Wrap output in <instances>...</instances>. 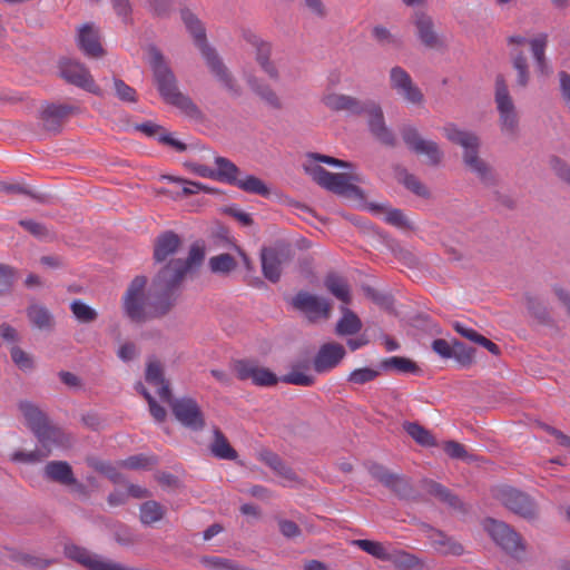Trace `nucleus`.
<instances>
[{"instance_id": "48", "label": "nucleus", "mask_w": 570, "mask_h": 570, "mask_svg": "<svg viewBox=\"0 0 570 570\" xmlns=\"http://www.w3.org/2000/svg\"><path fill=\"white\" fill-rule=\"evenodd\" d=\"M70 311L77 321L83 324L94 323L98 318L97 311L79 299H75L70 304Z\"/></svg>"}, {"instance_id": "61", "label": "nucleus", "mask_w": 570, "mask_h": 570, "mask_svg": "<svg viewBox=\"0 0 570 570\" xmlns=\"http://www.w3.org/2000/svg\"><path fill=\"white\" fill-rule=\"evenodd\" d=\"M370 475L385 488L396 473L391 472L386 466L377 462H370L366 465Z\"/></svg>"}, {"instance_id": "42", "label": "nucleus", "mask_w": 570, "mask_h": 570, "mask_svg": "<svg viewBox=\"0 0 570 570\" xmlns=\"http://www.w3.org/2000/svg\"><path fill=\"white\" fill-rule=\"evenodd\" d=\"M235 186L248 194L259 195L262 197H268L271 195V189L264 180L254 175H246L244 178H239Z\"/></svg>"}, {"instance_id": "27", "label": "nucleus", "mask_w": 570, "mask_h": 570, "mask_svg": "<svg viewBox=\"0 0 570 570\" xmlns=\"http://www.w3.org/2000/svg\"><path fill=\"white\" fill-rule=\"evenodd\" d=\"M65 556L68 559H71L81 566L86 567L88 570H102L105 561L92 556L86 548H82L77 544H66L65 546Z\"/></svg>"}, {"instance_id": "20", "label": "nucleus", "mask_w": 570, "mask_h": 570, "mask_svg": "<svg viewBox=\"0 0 570 570\" xmlns=\"http://www.w3.org/2000/svg\"><path fill=\"white\" fill-rule=\"evenodd\" d=\"M345 347L337 342L324 343L313 358V368L322 374L335 368L345 357Z\"/></svg>"}, {"instance_id": "36", "label": "nucleus", "mask_w": 570, "mask_h": 570, "mask_svg": "<svg viewBox=\"0 0 570 570\" xmlns=\"http://www.w3.org/2000/svg\"><path fill=\"white\" fill-rule=\"evenodd\" d=\"M387 562H391L397 570H413L423 566L422 561L414 554L391 547Z\"/></svg>"}, {"instance_id": "64", "label": "nucleus", "mask_w": 570, "mask_h": 570, "mask_svg": "<svg viewBox=\"0 0 570 570\" xmlns=\"http://www.w3.org/2000/svg\"><path fill=\"white\" fill-rule=\"evenodd\" d=\"M204 563L215 568L216 570H255L247 567H242L234 561L218 557H206Z\"/></svg>"}, {"instance_id": "47", "label": "nucleus", "mask_w": 570, "mask_h": 570, "mask_svg": "<svg viewBox=\"0 0 570 570\" xmlns=\"http://www.w3.org/2000/svg\"><path fill=\"white\" fill-rule=\"evenodd\" d=\"M443 451L451 459L462 460L468 463L478 461V455L469 453L463 444L453 440H449L443 443Z\"/></svg>"}, {"instance_id": "24", "label": "nucleus", "mask_w": 570, "mask_h": 570, "mask_svg": "<svg viewBox=\"0 0 570 570\" xmlns=\"http://www.w3.org/2000/svg\"><path fill=\"white\" fill-rule=\"evenodd\" d=\"M424 527L430 531L428 538L430 539L434 549L444 556H462L464 552L463 546L454 540V538L448 535L441 530L434 529L429 524Z\"/></svg>"}, {"instance_id": "9", "label": "nucleus", "mask_w": 570, "mask_h": 570, "mask_svg": "<svg viewBox=\"0 0 570 570\" xmlns=\"http://www.w3.org/2000/svg\"><path fill=\"white\" fill-rule=\"evenodd\" d=\"M483 525L491 539L511 557L519 558L525 551L522 537L505 522L488 518Z\"/></svg>"}, {"instance_id": "28", "label": "nucleus", "mask_w": 570, "mask_h": 570, "mask_svg": "<svg viewBox=\"0 0 570 570\" xmlns=\"http://www.w3.org/2000/svg\"><path fill=\"white\" fill-rule=\"evenodd\" d=\"M386 488L400 500L417 502L422 499L421 493L405 475L395 474Z\"/></svg>"}, {"instance_id": "4", "label": "nucleus", "mask_w": 570, "mask_h": 570, "mask_svg": "<svg viewBox=\"0 0 570 570\" xmlns=\"http://www.w3.org/2000/svg\"><path fill=\"white\" fill-rule=\"evenodd\" d=\"M18 409L26 420L27 426L33 433L42 448L50 452V448H66L71 438L60 426L53 424L49 416L30 401H20Z\"/></svg>"}, {"instance_id": "11", "label": "nucleus", "mask_w": 570, "mask_h": 570, "mask_svg": "<svg viewBox=\"0 0 570 570\" xmlns=\"http://www.w3.org/2000/svg\"><path fill=\"white\" fill-rule=\"evenodd\" d=\"M494 498L508 510L527 520L538 517V508L531 497L515 488L503 485L495 490Z\"/></svg>"}, {"instance_id": "56", "label": "nucleus", "mask_w": 570, "mask_h": 570, "mask_svg": "<svg viewBox=\"0 0 570 570\" xmlns=\"http://www.w3.org/2000/svg\"><path fill=\"white\" fill-rule=\"evenodd\" d=\"M381 372L371 367H361L352 371L347 376V382L355 385H364L376 380Z\"/></svg>"}, {"instance_id": "49", "label": "nucleus", "mask_w": 570, "mask_h": 570, "mask_svg": "<svg viewBox=\"0 0 570 570\" xmlns=\"http://www.w3.org/2000/svg\"><path fill=\"white\" fill-rule=\"evenodd\" d=\"M181 20L186 30L191 36H206V27L204 22L189 9H184L180 12Z\"/></svg>"}, {"instance_id": "2", "label": "nucleus", "mask_w": 570, "mask_h": 570, "mask_svg": "<svg viewBox=\"0 0 570 570\" xmlns=\"http://www.w3.org/2000/svg\"><path fill=\"white\" fill-rule=\"evenodd\" d=\"M148 52L153 80L163 100L167 105L178 108L186 116L200 119L202 110L190 97L179 90L177 78L161 51L155 46H150Z\"/></svg>"}, {"instance_id": "15", "label": "nucleus", "mask_w": 570, "mask_h": 570, "mask_svg": "<svg viewBox=\"0 0 570 570\" xmlns=\"http://www.w3.org/2000/svg\"><path fill=\"white\" fill-rule=\"evenodd\" d=\"M291 305L294 309L304 313L309 322H315L321 317L328 320L331 316L332 303L306 291H299L291 299Z\"/></svg>"}, {"instance_id": "7", "label": "nucleus", "mask_w": 570, "mask_h": 570, "mask_svg": "<svg viewBox=\"0 0 570 570\" xmlns=\"http://www.w3.org/2000/svg\"><path fill=\"white\" fill-rule=\"evenodd\" d=\"M195 47L200 51L206 65L210 72L217 80L234 96L238 97L242 94L240 87L233 73L225 66L223 59L217 50L212 47L207 38H195Z\"/></svg>"}, {"instance_id": "52", "label": "nucleus", "mask_w": 570, "mask_h": 570, "mask_svg": "<svg viewBox=\"0 0 570 570\" xmlns=\"http://www.w3.org/2000/svg\"><path fill=\"white\" fill-rule=\"evenodd\" d=\"M17 276L18 273L14 267L0 264V296H6L12 292Z\"/></svg>"}, {"instance_id": "59", "label": "nucleus", "mask_w": 570, "mask_h": 570, "mask_svg": "<svg viewBox=\"0 0 570 570\" xmlns=\"http://www.w3.org/2000/svg\"><path fill=\"white\" fill-rule=\"evenodd\" d=\"M12 560L26 567L35 568L37 570H45L52 564V560L42 559L37 556L27 553H14Z\"/></svg>"}, {"instance_id": "55", "label": "nucleus", "mask_w": 570, "mask_h": 570, "mask_svg": "<svg viewBox=\"0 0 570 570\" xmlns=\"http://www.w3.org/2000/svg\"><path fill=\"white\" fill-rule=\"evenodd\" d=\"M549 166L558 179L570 187V164L557 155H551Z\"/></svg>"}, {"instance_id": "8", "label": "nucleus", "mask_w": 570, "mask_h": 570, "mask_svg": "<svg viewBox=\"0 0 570 570\" xmlns=\"http://www.w3.org/2000/svg\"><path fill=\"white\" fill-rule=\"evenodd\" d=\"M60 77L69 85L78 87L98 97L104 96L102 89L96 83L89 69L81 62L62 57L58 61Z\"/></svg>"}, {"instance_id": "10", "label": "nucleus", "mask_w": 570, "mask_h": 570, "mask_svg": "<svg viewBox=\"0 0 570 570\" xmlns=\"http://www.w3.org/2000/svg\"><path fill=\"white\" fill-rule=\"evenodd\" d=\"M403 142L415 155H425L428 164L433 167L441 165L444 154L434 140L424 139L413 125H403L400 128Z\"/></svg>"}, {"instance_id": "30", "label": "nucleus", "mask_w": 570, "mask_h": 570, "mask_svg": "<svg viewBox=\"0 0 570 570\" xmlns=\"http://www.w3.org/2000/svg\"><path fill=\"white\" fill-rule=\"evenodd\" d=\"M247 83L252 91L255 92L269 107L276 110L283 108V104L279 97L268 83H265L264 81L254 76L247 79Z\"/></svg>"}, {"instance_id": "51", "label": "nucleus", "mask_w": 570, "mask_h": 570, "mask_svg": "<svg viewBox=\"0 0 570 570\" xmlns=\"http://www.w3.org/2000/svg\"><path fill=\"white\" fill-rule=\"evenodd\" d=\"M512 65L518 72L517 85L521 88H525L530 81V71L525 56L522 52L514 53Z\"/></svg>"}, {"instance_id": "5", "label": "nucleus", "mask_w": 570, "mask_h": 570, "mask_svg": "<svg viewBox=\"0 0 570 570\" xmlns=\"http://www.w3.org/2000/svg\"><path fill=\"white\" fill-rule=\"evenodd\" d=\"M306 174L321 187L347 199L365 202L364 190L352 184L353 181H361L358 175L346 173H331L320 165L304 166Z\"/></svg>"}, {"instance_id": "21", "label": "nucleus", "mask_w": 570, "mask_h": 570, "mask_svg": "<svg viewBox=\"0 0 570 570\" xmlns=\"http://www.w3.org/2000/svg\"><path fill=\"white\" fill-rule=\"evenodd\" d=\"M368 129L373 137L382 145L394 148L397 144L394 132L386 126L381 106L376 102L366 115Z\"/></svg>"}, {"instance_id": "19", "label": "nucleus", "mask_w": 570, "mask_h": 570, "mask_svg": "<svg viewBox=\"0 0 570 570\" xmlns=\"http://www.w3.org/2000/svg\"><path fill=\"white\" fill-rule=\"evenodd\" d=\"M184 240L174 230L161 232L153 242V259L155 264L163 266L169 261L175 259L174 256L181 249Z\"/></svg>"}, {"instance_id": "43", "label": "nucleus", "mask_w": 570, "mask_h": 570, "mask_svg": "<svg viewBox=\"0 0 570 570\" xmlns=\"http://www.w3.org/2000/svg\"><path fill=\"white\" fill-rule=\"evenodd\" d=\"M306 365L302 363H296L292 366V371L286 375L279 377V381L286 384L298 385V386H312L315 383V377L309 374H305L299 372V368H305Z\"/></svg>"}, {"instance_id": "25", "label": "nucleus", "mask_w": 570, "mask_h": 570, "mask_svg": "<svg viewBox=\"0 0 570 570\" xmlns=\"http://www.w3.org/2000/svg\"><path fill=\"white\" fill-rule=\"evenodd\" d=\"M45 479L59 483L61 485H69L76 483V478L71 465L67 461H50L43 469Z\"/></svg>"}, {"instance_id": "29", "label": "nucleus", "mask_w": 570, "mask_h": 570, "mask_svg": "<svg viewBox=\"0 0 570 570\" xmlns=\"http://www.w3.org/2000/svg\"><path fill=\"white\" fill-rule=\"evenodd\" d=\"M325 288L345 305L352 303L351 289L347 281L336 273H328L324 279Z\"/></svg>"}, {"instance_id": "58", "label": "nucleus", "mask_w": 570, "mask_h": 570, "mask_svg": "<svg viewBox=\"0 0 570 570\" xmlns=\"http://www.w3.org/2000/svg\"><path fill=\"white\" fill-rule=\"evenodd\" d=\"M121 466L129 470L149 469L150 466L158 464L156 456H148L145 454H136L121 461Z\"/></svg>"}, {"instance_id": "33", "label": "nucleus", "mask_w": 570, "mask_h": 570, "mask_svg": "<svg viewBox=\"0 0 570 570\" xmlns=\"http://www.w3.org/2000/svg\"><path fill=\"white\" fill-rule=\"evenodd\" d=\"M259 460L284 479L289 481H295L297 479V474L295 473V471L291 466H288L283 461V459L275 452H272L269 450H263L259 453Z\"/></svg>"}, {"instance_id": "46", "label": "nucleus", "mask_w": 570, "mask_h": 570, "mask_svg": "<svg viewBox=\"0 0 570 570\" xmlns=\"http://www.w3.org/2000/svg\"><path fill=\"white\" fill-rule=\"evenodd\" d=\"M476 350L472 346H468L465 343L455 340L453 342V356L456 362L463 366L469 367L474 363Z\"/></svg>"}, {"instance_id": "23", "label": "nucleus", "mask_w": 570, "mask_h": 570, "mask_svg": "<svg viewBox=\"0 0 570 570\" xmlns=\"http://www.w3.org/2000/svg\"><path fill=\"white\" fill-rule=\"evenodd\" d=\"M423 487L430 495L434 497L440 502L446 504L449 508L461 513L468 512V508L463 503V501L443 484L434 480H424Z\"/></svg>"}, {"instance_id": "54", "label": "nucleus", "mask_w": 570, "mask_h": 570, "mask_svg": "<svg viewBox=\"0 0 570 570\" xmlns=\"http://www.w3.org/2000/svg\"><path fill=\"white\" fill-rule=\"evenodd\" d=\"M90 465L95 469V471L104 474L112 483H115V484L125 483L124 475L110 462L96 460Z\"/></svg>"}, {"instance_id": "39", "label": "nucleus", "mask_w": 570, "mask_h": 570, "mask_svg": "<svg viewBox=\"0 0 570 570\" xmlns=\"http://www.w3.org/2000/svg\"><path fill=\"white\" fill-rule=\"evenodd\" d=\"M403 430L421 446H436L438 442L433 434L417 422L405 421Z\"/></svg>"}, {"instance_id": "60", "label": "nucleus", "mask_w": 570, "mask_h": 570, "mask_svg": "<svg viewBox=\"0 0 570 570\" xmlns=\"http://www.w3.org/2000/svg\"><path fill=\"white\" fill-rule=\"evenodd\" d=\"M547 38H533L530 41L532 55L537 61L538 68L541 73H546L548 66L546 61L544 50L547 47Z\"/></svg>"}, {"instance_id": "18", "label": "nucleus", "mask_w": 570, "mask_h": 570, "mask_svg": "<svg viewBox=\"0 0 570 570\" xmlns=\"http://www.w3.org/2000/svg\"><path fill=\"white\" fill-rule=\"evenodd\" d=\"M234 370L240 381L252 380L257 386H274L279 377L267 367L258 366L253 360H239L235 363Z\"/></svg>"}, {"instance_id": "1", "label": "nucleus", "mask_w": 570, "mask_h": 570, "mask_svg": "<svg viewBox=\"0 0 570 570\" xmlns=\"http://www.w3.org/2000/svg\"><path fill=\"white\" fill-rule=\"evenodd\" d=\"M204 259L205 248L193 244L187 259H171L157 271L148 297L145 294L148 278L136 276L122 297L124 314L136 324L168 315L179 301L186 276L197 271Z\"/></svg>"}, {"instance_id": "14", "label": "nucleus", "mask_w": 570, "mask_h": 570, "mask_svg": "<svg viewBox=\"0 0 570 570\" xmlns=\"http://www.w3.org/2000/svg\"><path fill=\"white\" fill-rule=\"evenodd\" d=\"M171 412L185 428L199 432L206 426L205 414L193 397H180L171 403Z\"/></svg>"}, {"instance_id": "57", "label": "nucleus", "mask_w": 570, "mask_h": 570, "mask_svg": "<svg viewBox=\"0 0 570 570\" xmlns=\"http://www.w3.org/2000/svg\"><path fill=\"white\" fill-rule=\"evenodd\" d=\"M18 224L37 239L45 240L52 238L51 232L42 223L33 219H20Z\"/></svg>"}, {"instance_id": "62", "label": "nucleus", "mask_w": 570, "mask_h": 570, "mask_svg": "<svg viewBox=\"0 0 570 570\" xmlns=\"http://www.w3.org/2000/svg\"><path fill=\"white\" fill-rule=\"evenodd\" d=\"M115 94L124 102L135 104L138 101L135 88L127 85L122 79L114 78Z\"/></svg>"}, {"instance_id": "34", "label": "nucleus", "mask_w": 570, "mask_h": 570, "mask_svg": "<svg viewBox=\"0 0 570 570\" xmlns=\"http://www.w3.org/2000/svg\"><path fill=\"white\" fill-rule=\"evenodd\" d=\"M216 180L235 186L240 176V169L228 158L217 156L215 158Z\"/></svg>"}, {"instance_id": "38", "label": "nucleus", "mask_w": 570, "mask_h": 570, "mask_svg": "<svg viewBox=\"0 0 570 570\" xmlns=\"http://www.w3.org/2000/svg\"><path fill=\"white\" fill-rule=\"evenodd\" d=\"M380 367L384 371L420 374L422 370L413 360L404 356H392L381 361Z\"/></svg>"}, {"instance_id": "37", "label": "nucleus", "mask_w": 570, "mask_h": 570, "mask_svg": "<svg viewBox=\"0 0 570 570\" xmlns=\"http://www.w3.org/2000/svg\"><path fill=\"white\" fill-rule=\"evenodd\" d=\"M214 441L210 444V451L214 456L223 460H235L238 454L236 450L229 444L225 434L219 428H214Z\"/></svg>"}, {"instance_id": "12", "label": "nucleus", "mask_w": 570, "mask_h": 570, "mask_svg": "<svg viewBox=\"0 0 570 570\" xmlns=\"http://www.w3.org/2000/svg\"><path fill=\"white\" fill-rule=\"evenodd\" d=\"M293 257L291 246L287 244H275L274 246L261 249L262 273L266 279L276 284L283 273V265Z\"/></svg>"}, {"instance_id": "32", "label": "nucleus", "mask_w": 570, "mask_h": 570, "mask_svg": "<svg viewBox=\"0 0 570 570\" xmlns=\"http://www.w3.org/2000/svg\"><path fill=\"white\" fill-rule=\"evenodd\" d=\"M253 47L256 49V60L261 65L262 69L269 76L271 79L277 80L279 73L273 62L269 61L271 56V43L259 38H253Z\"/></svg>"}, {"instance_id": "50", "label": "nucleus", "mask_w": 570, "mask_h": 570, "mask_svg": "<svg viewBox=\"0 0 570 570\" xmlns=\"http://www.w3.org/2000/svg\"><path fill=\"white\" fill-rule=\"evenodd\" d=\"M362 291H363L364 295L366 296V298L371 299L374 304H376L381 308H383L387 312L393 311L394 301L391 295L381 293L370 285H364L362 287Z\"/></svg>"}, {"instance_id": "13", "label": "nucleus", "mask_w": 570, "mask_h": 570, "mask_svg": "<svg viewBox=\"0 0 570 570\" xmlns=\"http://www.w3.org/2000/svg\"><path fill=\"white\" fill-rule=\"evenodd\" d=\"M80 112L81 109L78 106L50 102L42 107L39 120L43 131L56 136L61 132L71 116Z\"/></svg>"}, {"instance_id": "16", "label": "nucleus", "mask_w": 570, "mask_h": 570, "mask_svg": "<svg viewBox=\"0 0 570 570\" xmlns=\"http://www.w3.org/2000/svg\"><path fill=\"white\" fill-rule=\"evenodd\" d=\"M390 87L409 104L421 106L424 102L422 90L413 82L410 73L400 66L390 70Z\"/></svg>"}, {"instance_id": "26", "label": "nucleus", "mask_w": 570, "mask_h": 570, "mask_svg": "<svg viewBox=\"0 0 570 570\" xmlns=\"http://www.w3.org/2000/svg\"><path fill=\"white\" fill-rule=\"evenodd\" d=\"M392 169L396 180L404 185L407 190L422 198L430 197L431 194L426 186L415 175L409 173L404 166L395 164Z\"/></svg>"}, {"instance_id": "45", "label": "nucleus", "mask_w": 570, "mask_h": 570, "mask_svg": "<svg viewBox=\"0 0 570 570\" xmlns=\"http://www.w3.org/2000/svg\"><path fill=\"white\" fill-rule=\"evenodd\" d=\"M77 47L90 59H98L106 55L99 38H77Z\"/></svg>"}, {"instance_id": "31", "label": "nucleus", "mask_w": 570, "mask_h": 570, "mask_svg": "<svg viewBox=\"0 0 570 570\" xmlns=\"http://www.w3.org/2000/svg\"><path fill=\"white\" fill-rule=\"evenodd\" d=\"M342 317L338 320L335 326V333L338 336L355 335L362 330V321L352 309L346 306L341 307Z\"/></svg>"}, {"instance_id": "3", "label": "nucleus", "mask_w": 570, "mask_h": 570, "mask_svg": "<svg viewBox=\"0 0 570 570\" xmlns=\"http://www.w3.org/2000/svg\"><path fill=\"white\" fill-rule=\"evenodd\" d=\"M443 132L450 142L463 148L462 161L464 166L476 176L484 187L492 188L500 184L497 170L480 157L481 140L476 134L462 130L453 122L445 124Z\"/></svg>"}, {"instance_id": "40", "label": "nucleus", "mask_w": 570, "mask_h": 570, "mask_svg": "<svg viewBox=\"0 0 570 570\" xmlns=\"http://www.w3.org/2000/svg\"><path fill=\"white\" fill-rule=\"evenodd\" d=\"M166 507L155 500H148L140 505V522L150 525L164 519Z\"/></svg>"}, {"instance_id": "35", "label": "nucleus", "mask_w": 570, "mask_h": 570, "mask_svg": "<svg viewBox=\"0 0 570 570\" xmlns=\"http://www.w3.org/2000/svg\"><path fill=\"white\" fill-rule=\"evenodd\" d=\"M27 316L30 323L41 330L51 331L55 327V318L47 307L39 304H31L27 308Z\"/></svg>"}, {"instance_id": "53", "label": "nucleus", "mask_w": 570, "mask_h": 570, "mask_svg": "<svg viewBox=\"0 0 570 570\" xmlns=\"http://www.w3.org/2000/svg\"><path fill=\"white\" fill-rule=\"evenodd\" d=\"M163 178L167 179L169 181L187 185L181 189V193L179 194L183 197H188L190 195L197 194L200 190L208 193V194H214L217 191L213 188L206 187L205 185H203L200 183H196V181H191V180H187V179H183V178H178V177H174V176H169V175H165V176H163Z\"/></svg>"}, {"instance_id": "41", "label": "nucleus", "mask_w": 570, "mask_h": 570, "mask_svg": "<svg viewBox=\"0 0 570 570\" xmlns=\"http://www.w3.org/2000/svg\"><path fill=\"white\" fill-rule=\"evenodd\" d=\"M352 544L381 561L387 560L392 547V544L385 546L380 541H373L367 539L353 540Z\"/></svg>"}, {"instance_id": "17", "label": "nucleus", "mask_w": 570, "mask_h": 570, "mask_svg": "<svg viewBox=\"0 0 570 570\" xmlns=\"http://www.w3.org/2000/svg\"><path fill=\"white\" fill-rule=\"evenodd\" d=\"M322 101L333 111H347L350 115L357 117L366 116L376 104V101L372 99L361 100L358 98L341 94L325 95Z\"/></svg>"}, {"instance_id": "63", "label": "nucleus", "mask_w": 570, "mask_h": 570, "mask_svg": "<svg viewBox=\"0 0 570 570\" xmlns=\"http://www.w3.org/2000/svg\"><path fill=\"white\" fill-rule=\"evenodd\" d=\"M145 380L150 385H158L166 381L164 366L159 361L154 360L147 363Z\"/></svg>"}, {"instance_id": "22", "label": "nucleus", "mask_w": 570, "mask_h": 570, "mask_svg": "<svg viewBox=\"0 0 570 570\" xmlns=\"http://www.w3.org/2000/svg\"><path fill=\"white\" fill-rule=\"evenodd\" d=\"M523 301L529 315L539 324L547 327L557 326L548 303L532 293H524Z\"/></svg>"}, {"instance_id": "44", "label": "nucleus", "mask_w": 570, "mask_h": 570, "mask_svg": "<svg viewBox=\"0 0 570 570\" xmlns=\"http://www.w3.org/2000/svg\"><path fill=\"white\" fill-rule=\"evenodd\" d=\"M209 267L213 273L227 275L237 267V262L232 254L224 253L210 257Z\"/></svg>"}, {"instance_id": "6", "label": "nucleus", "mask_w": 570, "mask_h": 570, "mask_svg": "<svg viewBox=\"0 0 570 570\" xmlns=\"http://www.w3.org/2000/svg\"><path fill=\"white\" fill-rule=\"evenodd\" d=\"M494 101L502 132L510 137H517L519 134V115L510 96L505 77L502 73H498L495 77Z\"/></svg>"}]
</instances>
